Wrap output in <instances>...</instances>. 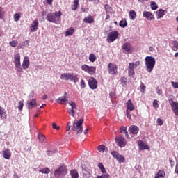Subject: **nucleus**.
<instances>
[{"label": "nucleus", "mask_w": 178, "mask_h": 178, "mask_svg": "<svg viewBox=\"0 0 178 178\" xmlns=\"http://www.w3.org/2000/svg\"><path fill=\"white\" fill-rule=\"evenodd\" d=\"M143 17H145L146 19H147V20H152V18L154 17V15L151 12L144 11Z\"/></svg>", "instance_id": "aec40b11"}, {"label": "nucleus", "mask_w": 178, "mask_h": 178, "mask_svg": "<svg viewBox=\"0 0 178 178\" xmlns=\"http://www.w3.org/2000/svg\"><path fill=\"white\" fill-rule=\"evenodd\" d=\"M80 86H81V88H86V83L84 82L83 79H82L81 81Z\"/></svg>", "instance_id": "864d4df0"}, {"label": "nucleus", "mask_w": 178, "mask_h": 178, "mask_svg": "<svg viewBox=\"0 0 178 178\" xmlns=\"http://www.w3.org/2000/svg\"><path fill=\"white\" fill-rule=\"evenodd\" d=\"M122 87H126L127 86V79L126 77H122L120 80Z\"/></svg>", "instance_id": "72a5a7b5"}, {"label": "nucleus", "mask_w": 178, "mask_h": 178, "mask_svg": "<svg viewBox=\"0 0 178 178\" xmlns=\"http://www.w3.org/2000/svg\"><path fill=\"white\" fill-rule=\"evenodd\" d=\"M89 60L90 62H95L97 60V56L94 54H90L89 55Z\"/></svg>", "instance_id": "58836bf2"}, {"label": "nucleus", "mask_w": 178, "mask_h": 178, "mask_svg": "<svg viewBox=\"0 0 178 178\" xmlns=\"http://www.w3.org/2000/svg\"><path fill=\"white\" fill-rule=\"evenodd\" d=\"M170 164L172 167L175 166V161L171 158L169 159Z\"/></svg>", "instance_id": "13d9d810"}, {"label": "nucleus", "mask_w": 178, "mask_h": 178, "mask_svg": "<svg viewBox=\"0 0 178 178\" xmlns=\"http://www.w3.org/2000/svg\"><path fill=\"white\" fill-rule=\"evenodd\" d=\"M169 103L170 104L172 112H174L176 116H178V102L169 99Z\"/></svg>", "instance_id": "1a4fd4ad"}, {"label": "nucleus", "mask_w": 178, "mask_h": 178, "mask_svg": "<svg viewBox=\"0 0 178 178\" xmlns=\"http://www.w3.org/2000/svg\"><path fill=\"white\" fill-rule=\"evenodd\" d=\"M158 100H154L153 102V106L155 109H158L159 108V104H158Z\"/></svg>", "instance_id": "09e8293b"}, {"label": "nucleus", "mask_w": 178, "mask_h": 178, "mask_svg": "<svg viewBox=\"0 0 178 178\" xmlns=\"http://www.w3.org/2000/svg\"><path fill=\"white\" fill-rule=\"evenodd\" d=\"M88 85L90 88H91L92 90H96L98 86V82L97 81L96 79H95L94 77H91L88 80Z\"/></svg>", "instance_id": "9b49d317"}, {"label": "nucleus", "mask_w": 178, "mask_h": 178, "mask_svg": "<svg viewBox=\"0 0 178 178\" xmlns=\"http://www.w3.org/2000/svg\"><path fill=\"white\" fill-rule=\"evenodd\" d=\"M150 6L152 10H156V9H158V5L156 3H155V1H152Z\"/></svg>", "instance_id": "79ce46f5"}, {"label": "nucleus", "mask_w": 178, "mask_h": 178, "mask_svg": "<svg viewBox=\"0 0 178 178\" xmlns=\"http://www.w3.org/2000/svg\"><path fill=\"white\" fill-rule=\"evenodd\" d=\"M20 17H22V13H17L14 15V22H19L20 20Z\"/></svg>", "instance_id": "f704fd0d"}, {"label": "nucleus", "mask_w": 178, "mask_h": 178, "mask_svg": "<svg viewBox=\"0 0 178 178\" xmlns=\"http://www.w3.org/2000/svg\"><path fill=\"white\" fill-rule=\"evenodd\" d=\"M138 131H139L138 127L136 125H131L129 127V132L131 133V134L137 135L138 134Z\"/></svg>", "instance_id": "f3484780"}, {"label": "nucleus", "mask_w": 178, "mask_h": 178, "mask_svg": "<svg viewBox=\"0 0 178 178\" xmlns=\"http://www.w3.org/2000/svg\"><path fill=\"white\" fill-rule=\"evenodd\" d=\"M165 176V172L163 171H159L156 176L154 177V178H163Z\"/></svg>", "instance_id": "4c0bfd02"}, {"label": "nucleus", "mask_w": 178, "mask_h": 178, "mask_svg": "<svg viewBox=\"0 0 178 178\" xmlns=\"http://www.w3.org/2000/svg\"><path fill=\"white\" fill-rule=\"evenodd\" d=\"M171 86L173 87V88H178V82L172 81Z\"/></svg>", "instance_id": "3c124183"}, {"label": "nucleus", "mask_w": 178, "mask_h": 178, "mask_svg": "<svg viewBox=\"0 0 178 178\" xmlns=\"http://www.w3.org/2000/svg\"><path fill=\"white\" fill-rule=\"evenodd\" d=\"M175 173H177V175H178V163L176 165Z\"/></svg>", "instance_id": "774afa93"}, {"label": "nucleus", "mask_w": 178, "mask_h": 178, "mask_svg": "<svg viewBox=\"0 0 178 178\" xmlns=\"http://www.w3.org/2000/svg\"><path fill=\"white\" fill-rule=\"evenodd\" d=\"M74 33V28L70 27L67 29V31H65V37H69L70 35H73Z\"/></svg>", "instance_id": "b1692460"}, {"label": "nucleus", "mask_w": 178, "mask_h": 178, "mask_svg": "<svg viewBox=\"0 0 178 178\" xmlns=\"http://www.w3.org/2000/svg\"><path fill=\"white\" fill-rule=\"evenodd\" d=\"M123 53L127 54V52H130L131 51V46L129 43H124L122 46Z\"/></svg>", "instance_id": "a211bd4d"}, {"label": "nucleus", "mask_w": 178, "mask_h": 178, "mask_svg": "<svg viewBox=\"0 0 178 178\" xmlns=\"http://www.w3.org/2000/svg\"><path fill=\"white\" fill-rule=\"evenodd\" d=\"M2 154L5 159H10V157L12 156V154H10V151L9 149L3 150Z\"/></svg>", "instance_id": "412c9836"}, {"label": "nucleus", "mask_w": 178, "mask_h": 178, "mask_svg": "<svg viewBox=\"0 0 178 178\" xmlns=\"http://www.w3.org/2000/svg\"><path fill=\"white\" fill-rule=\"evenodd\" d=\"M140 66V61H136L135 63H129L128 66V74L129 77H134V74H136V72L134 69Z\"/></svg>", "instance_id": "39448f33"}, {"label": "nucleus", "mask_w": 178, "mask_h": 178, "mask_svg": "<svg viewBox=\"0 0 178 178\" xmlns=\"http://www.w3.org/2000/svg\"><path fill=\"white\" fill-rule=\"evenodd\" d=\"M54 16H56V19H57V22H60L61 20L60 17L62 16V12L60 11L56 12L54 14Z\"/></svg>", "instance_id": "473e14b6"}, {"label": "nucleus", "mask_w": 178, "mask_h": 178, "mask_svg": "<svg viewBox=\"0 0 178 178\" xmlns=\"http://www.w3.org/2000/svg\"><path fill=\"white\" fill-rule=\"evenodd\" d=\"M119 35V33L118 31H115L109 33V35L107 37V41L108 42H113L118 38Z\"/></svg>", "instance_id": "6e6552de"}, {"label": "nucleus", "mask_w": 178, "mask_h": 178, "mask_svg": "<svg viewBox=\"0 0 178 178\" xmlns=\"http://www.w3.org/2000/svg\"><path fill=\"white\" fill-rule=\"evenodd\" d=\"M111 155H113V158H115L118 162L123 163L126 159H124V156L119 154L117 152H111Z\"/></svg>", "instance_id": "ddd939ff"}, {"label": "nucleus", "mask_w": 178, "mask_h": 178, "mask_svg": "<svg viewBox=\"0 0 178 178\" xmlns=\"http://www.w3.org/2000/svg\"><path fill=\"white\" fill-rule=\"evenodd\" d=\"M138 144L140 149H141L142 151L144 149H149V147H148L147 145H145V143L143 142V140H139Z\"/></svg>", "instance_id": "5701e85b"}, {"label": "nucleus", "mask_w": 178, "mask_h": 178, "mask_svg": "<svg viewBox=\"0 0 178 178\" xmlns=\"http://www.w3.org/2000/svg\"><path fill=\"white\" fill-rule=\"evenodd\" d=\"M42 99L43 100L48 99V95H44L43 97H42Z\"/></svg>", "instance_id": "69168bd1"}, {"label": "nucleus", "mask_w": 178, "mask_h": 178, "mask_svg": "<svg viewBox=\"0 0 178 178\" xmlns=\"http://www.w3.org/2000/svg\"><path fill=\"white\" fill-rule=\"evenodd\" d=\"M97 149L99 152L104 153L105 152V151H106V149H108V148L104 145H100L99 146H98Z\"/></svg>", "instance_id": "7c9ffc66"}, {"label": "nucleus", "mask_w": 178, "mask_h": 178, "mask_svg": "<svg viewBox=\"0 0 178 178\" xmlns=\"http://www.w3.org/2000/svg\"><path fill=\"white\" fill-rule=\"evenodd\" d=\"M70 174L72 178H79V172H77V170H72Z\"/></svg>", "instance_id": "2f4dec72"}, {"label": "nucleus", "mask_w": 178, "mask_h": 178, "mask_svg": "<svg viewBox=\"0 0 178 178\" xmlns=\"http://www.w3.org/2000/svg\"><path fill=\"white\" fill-rule=\"evenodd\" d=\"M120 131H121V133H124V132L127 131V127H122L120 128Z\"/></svg>", "instance_id": "5fc2aeb1"}, {"label": "nucleus", "mask_w": 178, "mask_h": 178, "mask_svg": "<svg viewBox=\"0 0 178 178\" xmlns=\"http://www.w3.org/2000/svg\"><path fill=\"white\" fill-rule=\"evenodd\" d=\"M145 66L148 73H151L155 67V58L152 56H147L145 59Z\"/></svg>", "instance_id": "7ed1b4c3"}, {"label": "nucleus", "mask_w": 178, "mask_h": 178, "mask_svg": "<svg viewBox=\"0 0 178 178\" xmlns=\"http://www.w3.org/2000/svg\"><path fill=\"white\" fill-rule=\"evenodd\" d=\"M119 25L120 27H123V29H124V27H126V26H127V22L125 21H120L119 23Z\"/></svg>", "instance_id": "de8ad7c7"}, {"label": "nucleus", "mask_w": 178, "mask_h": 178, "mask_svg": "<svg viewBox=\"0 0 178 178\" xmlns=\"http://www.w3.org/2000/svg\"><path fill=\"white\" fill-rule=\"evenodd\" d=\"M3 17V11L2 10V8L0 7V19H2Z\"/></svg>", "instance_id": "052dcab7"}, {"label": "nucleus", "mask_w": 178, "mask_h": 178, "mask_svg": "<svg viewBox=\"0 0 178 178\" xmlns=\"http://www.w3.org/2000/svg\"><path fill=\"white\" fill-rule=\"evenodd\" d=\"M127 111H134V105L131 102V99H129L127 102Z\"/></svg>", "instance_id": "4be33fe9"}, {"label": "nucleus", "mask_w": 178, "mask_h": 178, "mask_svg": "<svg viewBox=\"0 0 178 178\" xmlns=\"http://www.w3.org/2000/svg\"><path fill=\"white\" fill-rule=\"evenodd\" d=\"M157 123H158L159 126H162L163 124V120L161 118H158Z\"/></svg>", "instance_id": "603ef678"}, {"label": "nucleus", "mask_w": 178, "mask_h": 178, "mask_svg": "<svg viewBox=\"0 0 178 178\" xmlns=\"http://www.w3.org/2000/svg\"><path fill=\"white\" fill-rule=\"evenodd\" d=\"M172 51H178V42L176 40H174L172 43Z\"/></svg>", "instance_id": "c756f323"}, {"label": "nucleus", "mask_w": 178, "mask_h": 178, "mask_svg": "<svg viewBox=\"0 0 178 178\" xmlns=\"http://www.w3.org/2000/svg\"><path fill=\"white\" fill-rule=\"evenodd\" d=\"M6 112L3 108L0 107V118L1 119H6Z\"/></svg>", "instance_id": "c85d7f7f"}, {"label": "nucleus", "mask_w": 178, "mask_h": 178, "mask_svg": "<svg viewBox=\"0 0 178 178\" xmlns=\"http://www.w3.org/2000/svg\"><path fill=\"white\" fill-rule=\"evenodd\" d=\"M56 101V102H58V104H62L63 102H69V100L67 99V97L66 96L60 97Z\"/></svg>", "instance_id": "a878e982"}, {"label": "nucleus", "mask_w": 178, "mask_h": 178, "mask_svg": "<svg viewBox=\"0 0 178 178\" xmlns=\"http://www.w3.org/2000/svg\"><path fill=\"white\" fill-rule=\"evenodd\" d=\"M156 90H157V94L159 95H162V90H161V89L158 88H157Z\"/></svg>", "instance_id": "e2e57ef3"}, {"label": "nucleus", "mask_w": 178, "mask_h": 178, "mask_svg": "<svg viewBox=\"0 0 178 178\" xmlns=\"http://www.w3.org/2000/svg\"><path fill=\"white\" fill-rule=\"evenodd\" d=\"M101 176H102V178H109L111 177L109 174H103Z\"/></svg>", "instance_id": "bf43d9fd"}, {"label": "nucleus", "mask_w": 178, "mask_h": 178, "mask_svg": "<svg viewBox=\"0 0 178 178\" xmlns=\"http://www.w3.org/2000/svg\"><path fill=\"white\" fill-rule=\"evenodd\" d=\"M83 123H84V119L81 118L78 121H74L73 123L72 130L76 131V136H79L83 133Z\"/></svg>", "instance_id": "f03ea898"}, {"label": "nucleus", "mask_w": 178, "mask_h": 178, "mask_svg": "<svg viewBox=\"0 0 178 178\" xmlns=\"http://www.w3.org/2000/svg\"><path fill=\"white\" fill-rule=\"evenodd\" d=\"M60 79L61 80H65V81L70 80V81H74V83H79V77L74 73H63Z\"/></svg>", "instance_id": "20e7f679"}, {"label": "nucleus", "mask_w": 178, "mask_h": 178, "mask_svg": "<svg viewBox=\"0 0 178 178\" xmlns=\"http://www.w3.org/2000/svg\"><path fill=\"white\" fill-rule=\"evenodd\" d=\"M30 45V40H25L22 42L18 45V49H24V48H27Z\"/></svg>", "instance_id": "dca6fc26"}, {"label": "nucleus", "mask_w": 178, "mask_h": 178, "mask_svg": "<svg viewBox=\"0 0 178 178\" xmlns=\"http://www.w3.org/2000/svg\"><path fill=\"white\" fill-rule=\"evenodd\" d=\"M14 65L15 66V70L18 73H22L23 72V69H29L30 66V60L27 56H25L22 63H20V53H15L14 54Z\"/></svg>", "instance_id": "f257e3e1"}, {"label": "nucleus", "mask_w": 178, "mask_h": 178, "mask_svg": "<svg viewBox=\"0 0 178 178\" xmlns=\"http://www.w3.org/2000/svg\"><path fill=\"white\" fill-rule=\"evenodd\" d=\"M83 22L84 23H89V24L94 23V18H92V16L89 15L84 18Z\"/></svg>", "instance_id": "cd10ccee"}, {"label": "nucleus", "mask_w": 178, "mask_h": 178, "mask_svg": "<svg viewBox=\"0 0 178 178\" xmlns=\"http://www.w3.org/2000/svg\"><path fill=\"white\" fill-rule=\"evenodd\" d=\"M29 98H34V91H31L29 95Z\"/></svg>", "instance_id": "680f3d73"}, {"label": "nucleus", "mask_w": 178, "mask_h": 178, "mask_svg": "<svg viewBox=\"0 0 178 178\" xmlns=\"http://www.w3.org/2000/svg\"><path fill=\"white\" fill-rule=\"evenodd\" d=\"M67 104L72 107L71 109H76V108H77V106L74 102H68Z\"/></svg>", "instance_id": "49530a36"}, {"label": "nucleus", "mask_w": 178, "mask_h": 178, "mask_svg": "<svg viewBox=\"0 0 178 178\" xmlns=\"http://www.w3.org/2000/svg\"><path fill=\"white\" fill-rule=\"evenodd\" d=\"M82 174L83 177H90V169L88 168H82Z\"/></svg>", "instance_id": "393cba45"}, {"label": "nucleus", "mask_w": 178, "mask_h": 178, "mask_svg": "<svg viewBox=\"0 0 178 178\" xmlns=\"http://www.w3.org/2000/svg\"><path fill=\"white\" fill-rule=\"evenodd\" d=\"M46 1L47 2L48 5H52V1L53 0H46Z\"/></svg>", "instance_id": "338daca9"}, {"label": "nucleus", "mask_w": 178, "mask_h": 178, "mask_svg": "<svg viewBox=\"0 0 178 178\" xmlns=\"http://www.w3.org/2000/svg\"><path fill=\"white\" fill-rule=\"evenodd\" d=\"M108 72L110 74H116L118 73V65L114 63H109L108 65Z\"/></svg>", "instance_id": "9d476101"}, {"label": "nucleus", "mask_w": 178, "mask_h": 178, "mask_svg": "<svg viewBox=\"0 0 178 178\" xmlns=\"http://www.w3.org/2000/svg\"><path fill=\"white\" fill-rule=\"evenodd\" d=\"M136 16H137V14L136 13V11L131 10L129 12V17L131 20H134L136 19Z\"/></svg>", "instance_id": "c9c22d12"}, {"label": "nucleus", "mask_w": 178, "mask_h": 178, "mask_svg": "<svg viewBox=\"0 0 178 178\" xmlns=\"http://www.w3.org/2000/svg\"><path fill=\"white\" fill-rule=\"evenodd\" d=\"M37 106V101L35 99H32L27 104L28 109H33V108H35Z\"/></svg>", "instance_id": "6ab92c4d"}, {"label": "nucleus", "mask_w": 178, "mask_h": 178, "mask_svg": "<svg viewBox=\"0 0 178 178\" xmlns=\"http://www.w3.org/2000/svg\"><path fill=\"white\" fill-rule=\"evenodd\" d=\"M165 12H166V10H163L162 9L157 10L156 11L157 19H161L163 16H165Z\"/></svg>", "instance_id": "bb28decb"}, {"label": "nucleus", "mask_w": 178, "mask_h": 178, "mask_svg": "<svg viewBox=\"0 0 178 178\" xmlns=\"http://www.w3.org/2000/svg\"><path fill=\"white\" fill-rule=\"evenodd\" d=\"M70 127H72V126L70 125V122H68L67 123V131H69V130H70Z\"/></svg>", "instance_id": "0e129e2a"}, {"label": "nucleus", "mask_w": 178, "mask_h": 178, "mask_svg": "<svg viewBox=\"0 0 178 178\" xmlns=\"http://www.w3.org/2000/svg\"><path fill=\"white\" fill-rule=\"evenodd\" d=\"M81 69L89 74H95V72L97 70V68L95 67L88 66L87 65H82Z\"/></svg>", "instance_id": "0eeeda50"}, {"label": "nucleus", "mask_w": 178, "mask_h": 178, "mask_svg": "<svg viewBox=\"0 0 178 178\" xmlns=\"http://www.w3.org/2000/svg\"><path fill=\"white\" fill-rule=\"evenodd\" d=\"M18 44H19V42H17V40H13L9 42V45L10 47H13V48H16V47H17Z\"/></svg>", "instance_id": "ea45409f"}, {"label": "nucleus", "mask_w": 178, "mask_h": 178, "mask_svg": "<svg viewBox=\"0 0 178 178\" xmlns=\"http://www.w3.org/2000/svg\"><path fill=\"white\" fill-rule=\"evenodd\" d=\"M115 141L118 144V145H119L120 147V148H123L124 147H126V139L122 136L120 137H116L115 138Z\"/></svg>", "instance_id": "f8f14e48"}, {"label": "nucleus", "mask_w": 178, "mask_h": 178, "mask_svg": "<svg viewBox=\"0 0 178 178\" xmlns=\"http://www.w3.org/2000/svg\"><path fill=\"white\" fill-rule=\"evenodd\" d=\"M67 173V170H66V166L60 165L58 168L56 169L54 171L55 177H63Z\"/></svg>", "instance_id": "423d86ee"}, {"label": "nucleus", "mask_w": 178, "mask_h": 178, "mask_svg": "<svg viewBox=\"0 0 178 178\" xmlns=\"http://www.w3.org/2000/svg\"><path fill=\"white\" fill-rule=\"evenodd\" d=\"M24 104H23V102L19 101L18 103V109L19 111H22V109H23V106H24Z\"/></svg>", "instance_id": "8fccbe9b"}, {"label": "nucleus", "mask_w": 178, "mask_h": 178, "mask_svg": "<svg viewBox=\"0 0 178 178\" xmlns=\"http://www.w3.org/2000/svg\"><path fill=\"white\" fill-rule=\"evenodd\" d=\"M38 140L40 143H44L45 141V136L42 135V134H38Z\"/></svg>", "instance_id": "37998d69"}, {"label": "nucleus", "mask_w": 178, "mask_h": 178, "mask_svg": "<svg viewBox=\"0 0 178 178\" xmlns=\"http://www.w3.org/2000/svg\"><path fill=\"white\" fill-rule=\"evenodd\" d=\"M129 111V110L126 111L127 118H128V119H131V115H130V111Z\"/></svg>", "instance_id": "4d7b16f0"}, {"label": "nucleus", "mask_w": 178, "mask_h": 178, "mask_svg": "<svg viewBox=\"0 0 178 178\" xmlns=\"http://www.w3.org/2000/svg\"><path fill=\"white\" fill-rule=\"evenodd\" d=\"M52 127H53V129H55L56 130H59V129H60V127L56 125L55 123L52 124Z\"/></svg>", "instance_id": "6e6d98bb"}, {"label": "nucleus", "mask_w": 178, "mask_h": 178, "mask_svg": "<svg viewBox=\"0 0 178 178\" xmlns=\"http://www.w3.org/2000/svg\"><path fill=\"white\" fill-rule=\"evenodd\" d=\"M47 17V20L49 22H51V23H59L55 15L52 13H49Z\"/></svg>", "instance_id": "2eb2a0df"}, {"label": "nucleus", "mask_w": 178, "mask_h": 178, "mask_svg": "<svg viewBox=\"0 0 178 178\" xmlns=\"http://www.w3.org/2000/svg\"><path fill=\"white\" fill-rule=\"evenodd\" d=\"M67 112H68L69 115H70L71 116L74 118V115H76V111H74V109L70 108L67 110Z\"/></svg>", "instance_id": "c03bdc74"}, {"label": "nucleus", "mask_w": 178, "mask_h": 178, "mask_svg": "<svg viewBox=\"0 0 178 178\" xmlns=\"http://www.w3.org/2000/svg\"><path fill=\"white\" fill-rule=\"evenodd\" d=\"M38 20H34L31 26V33H35L37 30L38 29Z\"/></svg>", "instance_id": "4468645a"}, {"label": "nucleus", "mask_w": 178, "mask_h": 178, "mask_svg": "<svg viewBox=\"0 0 178 178\" xmlns=\"http://www.w3.org/2000/svg\"><path fill=\"white\" fill-rule=\"evenodd\" d=\"M39 172L40 173H44L46 175H48V173H49V172H51V170L48 168H44L40 170Z\"/></svg>", "instance_id": "a19ab883"}, {"label": "nucleus", "mask_w": 178, "mask_h": 178, "mask_svg": "<svg viewBox=\"0 0 178 178\" xmlns=\"http://www.w3.org/2000/svg\"><path fill=\"white\" fill-rule=\"evenodd\" d=\"M98 168L99 170H101L102 173H106V169H105V167H104V164H102V163H99Z\"/></svg>", "instance_id": "e433bc0d"}, {"label": "nucleus", "mask_w": 178, "mask_h": 178, "mask_svg": "<svg viewBox=\"0 0 178 178\" xmlns=\"http://www.w3.org/2000/svg\"><path fill=\"white\" fill-rule=\"evenodd\" d=\"M77 6H79V0H74L72 10H77Z\"/></svg>", "instance_id": "a18cd8bd"}]
</instances>
